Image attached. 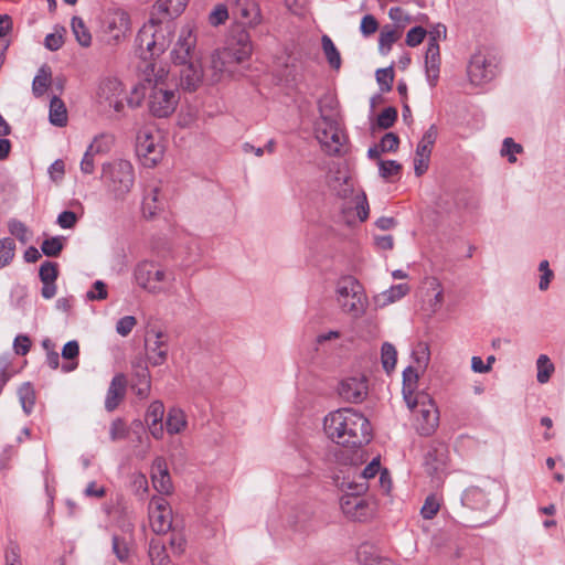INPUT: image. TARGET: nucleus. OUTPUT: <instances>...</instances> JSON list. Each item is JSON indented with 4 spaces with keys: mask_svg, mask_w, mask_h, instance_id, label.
I'll list each match as a JSON object with an SVG mask.
<instances>
[{
    "mask_svg": "<svg viewBox=\"0 0 565 565\" xmlns=\"http://www.w3.org/2000/svg\"><path fill=\"white\" fill-rule=\"evenodd\" d=\"M375 76L382 92H390L392 89L394 79V72L392 67L377 70Z\"/></svg>",
    "mask_w": 565,
    "mask_h": 565,
    "instance_id": "obj_47",
    "label": "nucleus"
},
{
    "mask_svg": "<svg viewBox=\"0 0 565 565\" xmlns=\"http://www.w3.org/2000/svg\"><path fill=\"white\" fill-rule=\"evenodd\" d=\"M98 152V149L95 148L94 143H90L85 151L83 159L81 161V171L85 174H92L95 169V160L94 157Z\"/></svg>",
    "mask_w": 565,
    "mask_h": 565,
    "instance_id": "obj_48",
    "label": "nucleus"
},
{
    "mask_svg": "<svg viewBox=\"0 0 565 565\" xmlns=\"http://www.w3.org/2000/svg\"><path fill=\"white\" fill-rule=\"evenodd\" d=\"M15 243L10 237L0 239V268L6 267L14 257Z\"/></svg>",
    "mask_w": 565,
    "mask_h": 565,
    "instance_id": "obj_41",
    "label": "nucleus"
},
{
    "mask_svg": "<svg viewBox=\"0 0 565 565\" xmlns=\"http://www.w3.org/2000/svg\"><path fill=\"white\" fill-rule=\"evenodd\" d=\"M321 44L329 65L334 70H339L341 66V55L331 38L327 34L322 35Z\"/></svg>",
    "mask_w": 565,
    "mask_h": 565,
    "instance_id": "obj_37",
    "label": "nucleus"
},
{
    "mask_svg": "<svg viewBox=\"0 0 565 565\" xmlns=\"http://www.w3.org/2000/svg\"><path fill=\"white\" fill-rule=\"evenodd\" d=\"M64 246V237L54 236L46 238L43 241L41 245V250L44 255L49 257H56L60 255Z\"/></svg>",
    "mask_w": 565,
    "mask_h": 565,
    "instance_id": "obj_40",
    "label": "nucleus"
},
{
    "mask_svg": "<svg viewBox=\"0 0 565 565\" xmlns=\"http://www.w3.org/2000/svg\"><path fill=\"white\" fill-rule=\"evenodd\" d=\"M430 156L426 153L415 152L414 172L417 177L423 175L429 168Z\"/></svg>",
    "mask_w": 565,
    "mask_h": 565,
    "instance_id": "obj_60",
    "label": "nucleus"
},
{
    "mask_svg": "<svg viewBox=\"0 0 565 565\" xmlns=\"http://www.w3.org/2000/svg\"><path fill=\"white\" fill-rule=\"evenodd\" d=\"M164 415V406L160 401H153L146 413V422L147 423H157L162 422Z\"/></svg>",
    "mask_w": 565,
    "mask_h": 565,
    "instance_id": "obj_50",
    "label": "nucleus"
},
{
    "mask_svg": "<svg viewBox=\"0 0 565 565\" xmlns=\"http://www.w3.org/2000/svg\"><path fill=\"white\" fill-rule=\"evenodd\" d=\"M188 425L185 413L179 407L169 409L166 420L167 431L170 435L182 433Z\"/></svg>",
    "mask_w": 565,
    "mask_h": 565,
    "instance_id": "obj_29",
    "label": "nucleus"
},
{
    "mask_svg": "<svg viewBox=\"0 0 565 565\" xmlns=\"http://www.w3.org/2000/svg\"><path fill=\"white\" fill-rule=\"evenodd\" d=\"M319 111L320 116L315 124L316 138L328 154H339L345 142V135L338 121L324 114L321 104Z\"/></svg>",
    "mask_w": 565,
    "mask_h": 565,
    "instance_id": "obj_8",
    "label": "nucleus"
},
{
    "mask_svg": "<svg viewBox=\"0 0 565 565\" xmlns=\"http://www.w3.org/2000/svg\"><path fill=\"white\" fill-rule=\"evenodd\" d=\"M522 151V146L513 141L512 138H505L503 140L501 154L508 157L509 162L513 163L516 161L515 153Z\"/></svg>",
    "mask_w": 565,
    "mask_h": 565,
    "instance_id": "obj_54",
    "label": "nucleus"
},
{
    "mask_svg": "<svg viewBox=\"0 0 565 565\" xmlns=\"http://www.w3.org/2000/svg\"><path fill=\"white\" fill-rule=\"evenodd\" d=\"M195 44L196 36L194 35L193 30L190 26L182 28L178 41L171 51V58L173 63L180 65L195 61L193 58Z\"/></svg>",
    "mask_w": 565,
    "mask_h": 565,
    "instance_id": "obj_17",
    "label": "nucleus"
},
{
    "mask_svg": "<svg viewBox=\"0 0 565 565\" xmlns=\"http://www.w3.org/2000/svg\"><path fill=\"white\" fill-rule=\"evenodd\" d=\"M495 76V65L482 53L472 55L468 65V77L471 84L481 86Z\"/></svg>",
    "mask_w": 565,
    "mask_h": 565,
    "instance_id": "obj_15",
    "label": "nucleus"
},
{
    "mask_svg": "<svg viewBox=\"0 0 565 565\" xmlns=\"http://www.w3.org/2000/svg\"><path fill=\"white\" fill-rule=\"evenodd\" d=\"M338 394L348 403H362L369 394L367 377L362 373H353L344 376L339 382Z\"/></svg>",
    "mask_w": 565,
    "mask_h": 565,
    "instance_id": "obj_11",
    "label": "nucleus"
},
{
    "mask_svg": "<svg viewBox=\"0 0 565 565\" xmlns=\"http://www.w3.org/2000/svg\"><path fill=\"white\" fill-rule=\"evenodd\" d=\"M409 291L407 284L394 285L387 290H384L376 297V301L381 306H387L405 297Z\"/></svg>",
    "mask_w": 565,
    "mask_h": 565,
    "instance_id": "obj_32",
    "label": "nucleus"
},
{
    "mask_svg": "<svg viewBox=\"0 0 565 565\" xmlns=\"http://www.w3.org/2000/svg\"><path fill=\"white\" fill-rule=\"evenodd\" d=\"M536 380L541 384H545L550 381L552 374L554 373V364L550 360V358L545 354H541L536 360Z\"/></svg>",
    "mask_w": 565,
    "mask_h": 565,
    "instance_id": "obj_38",
    "label": "nucleus"
},
{
    "mask_svg": "<svg viewBox=\"0 0 565 565\" xmlns=\"http://www.w3.org/2000/svg\"><path fill=\"white\" fill-rule=\"evenodd\" d=\"M380 460L374 458L366 467H364L358 475V480L353 482L365 481L367 483L369 479L375 478V476L380 472Z\"/></svg>",
    "mask_w": 565,
    "mask_h": 565,
    "instance_id": "obj_52",
    "label": "nucleus"
},
{
    "mask_svg": "<svg viewBox=\"0 0 565 565\" xmlns=\"http://www.w3.org/2000/svg\"><path fill=\"white\" fill-rule=\"evenodd\" d=\"M149 522L157 534H166L172 530V510L162 497H152L148 508Z\"/></svg>",
    "mask_w": 565,
    "mask_h": 565,
    "instance_id": "obj_12",
    "label": "nucleus"
},
{
    "mask_svg": "<svg viewBox=\"0 0 565 565\" xmlns=\"http://www.w3.org/2000/svg\"><path fill=\"white\" fill-rule=\"evenodd\" d=\"M228 19V10L227 7L223 3H220L214 7V9L209 14V23L212 26H218L224 24Z\"/></svg>",
    "mask_w": 565,
    "mask_h": 565,
    "instance_id": "obj_46",
    "label": "nucleus"
},
{
    "mask_svg": "<svg viewBox=\"0 0 565 565\" xmlns=\"http://www.w3.org/2000/svg\"><path fill=\"white\" fill-rule=\"evenodd\" d=\"M397 352L393 344L385 342L381 350V360L385 371L394 370L396 364Z\"/></svg>",
    "mask_w": 565,
    "mask_h": 565,
    "instance_id": "obj_42",
    "label": "nucleus"
},
{
    "mask_svg": "<svg viewBox=\"0 0 565 565\" xmlns=\"http://www.w3.org/2000/svg\"><path fill=\"white\" fill-rule=\"evenodd\" d=\"M71 28L81 46L88 47L92 44V34L82 18L73 17Z\"/></svg>",
    "mask_w": 565,
    "mask_h": 565,
    "instance_id": "obj_36",
    "label": "nucleus"
},
{
    "mask_svg": "<svg viewBox=\"0 0 565 565\" xmlns=\"http://www.w3.org/2000/svg\"><path fill=\"white\" fill-rule=\"evenodd\" d=\"M180 84L183 89L189 92L196 90L203 81V70L199 61L180 64Z\"/></svg>",
    "mask_w": 565,
    "mask_h": 565,
    "instance_id": "obj_19",
    "label": "nucleus"
},
{
    "mask_svg": "<svg viewBox=\"0 0 565 565\" xmlns=\"http://www.w3.org/2000/svg\"><path fill=\"white\" fill-rule=\"evenodd\" d=\"M140 89L152 116L167 118L177 109L180 100L179 90L169 74V68L162 62L145 61V65L140 67Z\"/></svg>",
    "mask_w": 565,
    "mask_h": 565,
    "instance_id": "obj_1",
    "label": "nucleus"
},
{
    "mask_svg": "<svg viewBox=\"0 0 565 565\" xmlns=\"http://www.w3.org/2000/svg\"><path fill=\"white\" fill-rule=\"evenodd\" d=\"M189 0H157L152 8L150 22L161 23L179 17L188 6Z\"/></svg>",
    "mask_w": 565,
    "mask_h": 565,
    "instance_id": "obj_18",
    "label": "nucleus"
},
{
    "mask_svg": "<svg viewBox=\"0 0 565 565\" xmlns=\"http://www.w3.org/2000/svg\"><path fill=\"white\" fill-rule=\"evenodd\" d=\"M335 300L342 312L354 319L361 318L369 306L363 286L353 276H343L337 281Z\"/></svg>",
    "mask_w": 565,
    "mask_h": 565,
    "instance_id": "obj_6",
    "label": "nucleus"
},
{
    "mask_svg": "<svg viewBox=\"0 0 565 565\" xmlns=\"http://www.w3.org/2000/svg\"><path fill=\"white\" fill-rule=\"evenodd\" d=\"M52 79V73L49 66L43 65L39 68L32 82V93L35 97H41L46 92Z\"/></svg>",
    "mask_w": 565,
    "mask_h": 565,
    "instance_id": "obj_33",
    "label": "nucleus"
},
{
    "mask_svg": "<svg viewBox=\"0 0 565 565\" xmlns=\"http://www.w3.org/2000/svg\"><path fill=\"white\" fill-rule=\"evenodd\" d=\"M399 138L394 132H386L380 143L379 147L382 152H395L398 149Z\"/></svg>",
    "mask_w": 565,
    "mask_h": 565,
    "instance_id": "obj_55",
    "label": "nucleus"
},
{
    "mask_svg": "<svg viewBox=\"0 0 565 565\" xmlns=\"http://www.w3.org/2000/svg\"><path fill=\"white\" fill-rule=\"evenodd\" d=\"M135 382L132 390L140 398L148 397L151 388V376L145 362L138 361L132 363Z\"/></svg>",
    "mask_w": 565,
    "mask_h": 565,
    "instance_id": "obj_24",
    "label": "nucleus"
},
{
    "mask_svg": "<svg viewBox=\"0 0 565 565\" xmlns=\"http://www.w3.org/2000/svg\"><path fill=\"white\" fill-rule=\"evenodd\" d=\"M127 379L125 374H116L109 384L105 397V408L107 412H114L126 396Z\"/></svg>",
    "mask_w": 565,
    "mask_h": 565,
    "instance_id": "obj_21",
    "label": "nucleus"
},
{
    "mask_svg": "<svg viewBox=\"0 0 565 565\" xmlns=\"http://www.w3.org/2000/svg\"><path fill=\"white\" fill-rule=\"evenodd\" d=\"M102 181L115 200H125L135 184L132 163L125 159H116L103 164Z\"/></svg>",
    "mask_w": 565,
    "mask_h": 565,
    "instance_id": "obj_5",
    "label": "nucleus"
},
{
    "mask_svg": "<svg viewBox=\"0 0 565 565\" xmlns=\"http://www.w3.org/2000/svg\"><path fill=\"white\" fill-rule=\"evenodd\" d=\"M137 42L139 47L146 50L151 57L159 56L166 50L164 41L158 42L156 40L152 26H143L137 35Z\"/></svg>",
    "mask_w": 565,
    "mask_h": 565,
    "instance_id": "obj_25",
    "label": "nucleus"
},
{
    "mask_svg": "<svg viewBox=\"0 0 565 565\" xmlns=\"http://www.w3.org/2000/svg\"><path fill=\"white\" fill-rule=\"evenodd\" d=\"M152 484L154 489L161 494H170L173 486L166 465L162 458H157L152 466L151 473Z\"/></svg>",
    "mask_w": 565,
    "mask_h": 565,
    "instance_id": "obj_23",
    "label": "nucleus"
},
{
    "mask_svg": "<svg viewBox=\"0 0 565 565\" xmlns=\"http://www.w3.org/2000/svg\"><path fill=\"white\" fill-rule=\"evenodd\" d=\"M109 436L111 441L125 439L128 436V428L121 418H116L109 427Z\"/></svg>",
    "mask_w": 565,
    "mask_h": 565,
    "instance_id": "obj_49",
    "label": "nucleus"
},
{
    "mask_svg": "<svg viewBox=\"0 0 565 565\" xmlns=\"http://www.w3.org/2000/svg\"><path fill=\"white\" fill-rule=\"evenodd\" d=\"M413 355L415 356V361L417 363V366L415 369L425 370L429 361L428 347L424 343H419L416 350L413 352Z\"/></svg>",
    "mask_w": 565,
    "mask_h": 565,
    "instance_id": "obj_59",
    "label": "nucleus"
},
{
    "mask_svg": "<svg viewBox=\"0 0 565 565\" xmlns=\"http://www.w3.org/2000/svg\"><path fill=\"white\" fill-rule=\"evenodd\" d=\"M444 35L446 34V29L443 30ZM441 35V31L437 28L434 32H430V39L427 43L426 54H425V68H426V77L430 86H436L439 78V70H440V51L438 39Z\"/></svg>",
    "mask_w": 565,
    "mask_h": 565,
    "instance_id": "obj_14",
    "label": "nucleus"
},
{
    "mask_svg": "<svg viewBox=\"0 0 565 565\" xmlns=\"http://www.w3.org/2000/svg\"><path fill=\"white\" fill-rule=\"evenodd\" d=\"M78 354H79V345H78L77 341L72 340V341H68L67 343H65V345L63 347V350H62V356L65 360H70L71 362H66V363L62 364L61 369L64 373H70L77 367L78 362L74 361V360L77 359Z\"/></svg>",
    "mask_w": 565,
    "mask_h": 565,
    "instance_id": "obj_34",
    "label": "nucleus"
},
{
    "mask_svg": "<svg viewBox=\"0 0 565 565\" xmlns=\"http://www.w3.org/2000/svg\"><path fill=\"white\" fill-rule=\"evenodd\" d=\"M235 14L247 26L254 28L262 21L260 9L255 0H237Z\"/></svg>",
    "mask_w": 565,
    "mask_h": 565,
    "instance_id": "obj_22",
    "label": "nucleus"
},
{
    "mask_svg": "<svg viewBox=\"0 0 565 565\" xmlns=\"http://www.w3.org/2000/svg\"><path fill=\"white\" fill-rule=\"evenodd\" d=\"M426 36V31L422 26L412 28L406 34V44L411 47L417 46Z\"/></svg>",
    "mask_w": 565,
    "mask_h": 565,
    "instance_id": "obj_61",
    "label": "nucleus"
},
{
    "mask_svg": "<svg viewBox=\"0 0 565 565\" xmlns=\"http://www.w3.org/2000/svg\"><path fill=\"white\" fill-rule=\"evenodd\" d=\"M253 45L249 34L245 30H239L230 40L226 47L217 50L211 60V66L215 72V81L223 75H232L233 66L249 58Z\"/></svg>",
    "mask_w": 565,
    "mask_h": 565,
    "instance_id": "obj_3",
    "label": "nucleus"
},
{
    "mask_svg": "<svg viewBox=\"0 0 565 565\" xmlns=\"http://www.w3.org/2000/svg\"><path fill=\"white\" fill-rule=\"evenodd\" d=\"M137 320L134 316H125L116 323V331L121 337H127L136 327Z\"/></svg>",
    "mask_w": 565,
    "mask_h": 565,
    "instance_id": "obj_57",
    "label": "nucleus"
},
{
    "mask_svg": "<svg viewBox=\"0 0 565 565\" xmlns=\"http://www.w3.org/2000/svg\"><path fill=\"white\" fill-rule=\"evenodd\" d=\"M324 431L335 444L355 448L366 445L372 439L369 419L359 411L344 407L329 413L324 417Z\"/></svg>",
    "mask_w": 565,
    "mask_h": 565,
    "instance_id": "obj_2",
    "label": "nucleus"
},
{
    "mask_svg": "<svg viewBox=\"0 0 565 565\" xmlns=\"http://www.w3.org/2000/svg\"><path fill=\"white\" fill-rule=\"evenodd\" d=\"M461 502L469 509L484 510L490 503V492L479 487H470L463 492Z\"/></svg>",
    "mask_w": 565,
    "mask_h": 565,
    "instance_id": "obj_27",
    "label": "nucleus"
},
{
    "mask_svg": "<svg viewBox=\"0 0 565 565\" xmlns=\"http://www.w3.org/2000/svg\"><path fill=\"white\" fill-rule=\"evenodd\" d=\"M19 399L22 409L26 415L31 414L35 404V392L30 383H24L18 390Z\"/></svg>",
    "mask_w": 565,
    "mask_h": 565,
    "instance_id": "obj_39",
    "label": "nucleus"
},
{
    "mask_svg": "<svg viewBox=\"0 0 565 565\" xmlns=\"http://www.w3.org/2000/svg\"><path fill=\"white\" fill-rule=\"evenodd\" d=\"M49 120L56 127H64L67 124V110L65 104L57 96L50 102Z\"/></svg>",
    "mask_w": 565,
    "mask_h": 565,
    "instance_id": "obj_31",
    "label": "nucleus"
},
{
    "mask_svg": "<svg viewBox=\"0 0 565 565\" xmlns=\"http://www.w3.org/2000/svg\"><path fill=\"white\" fill-rule=\"evenodd\" d=\"M347 487L345 492L340 498V508L343 514L353 521L364 522L371 519L374 514L373 504L365 498L362 497L367 489L369 483L365 481L361 482H343L342 487Z\"/></svg>",
    "mask_w": 565,
    "mask_h": 565,
    "instance_id": "obj_7",
    "label": "nucleus"
},
{
    "mask_svg": "<svg viewBox=\"0 0 565 565\" xmlns=\"http://www.w3.org/2000/svg\"><path fill=\"white\" fill-rule=\"evenodd\" d=\"M113 552L120 562H125L129 556V548L124 539L117 535L113 536Z\"/></svg>",
    "mask_w": 565,
    "mask_h": 565,
    "instance_id": "obj_58",
    "label": "nucleus"
},
{
    "mask_svg": "<svg viewBox=\"0 0 565 565\" xmlns=\"http://www.w3.org/2000/svg\"><path fill=\"white\" fill-rule=\"evenodd\" d=\"M418 370L414 366H407L403 372V398L406 403H414L416 398L417 383H418Z\"/></svg>",
    "mask_w": 565,
    "mask_h": 565,
    "instance_id": "obj_28",
    "label": "nucleus"
},
{
    "mask_svg": "<svg viewBox=\"0 0 565 565\" xmlns=\"http://www.w3.org/2000/svg\"><path fill=\"white\" fill-rule=\"evenodd\" d=\"M414 403H406L416 415V429L423 436L431 435L439 424V412L433 398L425 392H418Z\"/></svg>",
    "mask_w": 565,
    "mask_h": 565,
    "instance_id": "obj_9",
    "label": "nucleus"
},
{
    "mask_svg": "<svg viewBox=\"0 0 565 565\" xmlns=\"http://www.w3.org/2000/svg\"><path fill=\"white\" fill-rule=\"evenodd\" d=\"M402 32L393 25H384L379 36V52L382 55L388 54L393 44L401 38Z\"/></svg>",
    "mask_w": 565,
    "mask_h": 565,
    "instance_id": "obj_30",
    "label": "nucleus"
},
{
    "mask_svg": "<svg viewBox=\"0 0 565 565\" xmlns=\"http://www.w3.org/2000/svg\"><path fill=\"white\" fill-rule=\"evenodd\" d=\"M130 31L129 14L122 10H117L109 14L107 19L106 33L115 42H119Z\"/></svg>",
    "mask_w": 565,
    "mask_h": 565,
    "instance_id": "obj_20",
    "label": "nucleus"
},
{
    "mask_svg": "<svg viewBox=\"0 0 565 565\" xmlns=\"http://www.w3.org/2000/svg\"><path fill=\"white\" fill-rule=\"evenodd\" d=\"M149 557L152 565H170L171 559L164 544L159 540H151L149 543Z\"/></svg>",
    "mask_w": 565,
    "mask_h": 565,
    "instance_id": "obj_35",
    "label": "nucleus"
},
{
    "mask_svg": "<svg viewBox=\"0 0 565 565\" xmlns=\"http://www.w3.org/2000/svg\"><path fill=\"white\" fill-rule=\"evenodd\" d=\"M162 206L160 189L156 185L147 186L141 202L142 215L146 218H152L162 210Z\"/></svg>",
    "mask_w": 565,
    "mask_h": 565,
    "instance_id": "obj_26",
    "label": "nucleus"
},
{
    "mask_svg": "<svg viewBox=\"0 0 565 565\" xmlns=\"http://www.w3.org/2000/svg\"><path fill=\"white\" fill-rule=\"evenodd\" d=\"M8 227L9 232L23 244H25L29 241L28 227L21 221L11 220L8 223Z\"/></svg>",
    "mask_w": 565,
    "mask_h": 565,
    "instance_id": "obj_53",
    "label": "nucleus"
},
{
    "mask_svg": "<svg viewBox=\"0 0 565 565\" xmlns=\"http://www.w3.org/2000/svg\"><path fill=\"white\" fill-rule=\"evenodd\" d=\"M31 348V340L28 335H17L13 342V350L18 355H25Z\"/></svg>",
    "mask_w": 565,
    "mask_h": 565,
    "instance_id": "obj_64",
    "label": "nucleus"
},
{
    "mask_svg": "<svg viewBox=\"0 0 565 565\" xmlns=\"http://www.w3.org/2000/svg\"><path fill=\"white\" fill-rule=\"evenodd\" d=\"M397 118V110L394 107H387L383 109L376 119V125L381 129H388L391 128Z\"/></svg>",
    "mask_w": 565,
    "mask_h": 565,
    "instance_id": "obj_45",
    "label": "nucleus"
},
{
    "mask_svg": "<svg viewBox=\"0 0 565 565\" xmlns=\"http://www.w3.org/2000/svg\"><path fill=\"white\" fill-rule=\"evenodd\" d=\"M440 503L435 495H428L422 507L420 514L424 519H433L439 511Z\"/></svg>",
    "mask_w": 565,
    "mask_h": 565,
    "instance_id": "obj_51",
    "label": "nucleus"
},
{
    "mask_svg": "<svg viewBox=\"0 0 565 565\" xmlns=\"http://www.w3.org/2000/svg\"><path fill=\"white\" fill-rule=\"evenodd\" d=\"M145 351L147 362L152 366H160L167 362L168 359V335L156 329L147 332L145 338Z\"/></svg>",
    "mask_w": 565,
    "mask_h": 565,
    "instance_id": "obj_13",
    "label": "nucleus"
},
{
    "mask_svg": "<svg viewBox=\"0 0 565 565\" xmlns=\"http://www.w3.org/2000/svg\"><path fill=\"white\" fill-rule=\"evenodd\" d=\"M122 90V85L117 78L105 77L98 83L96 98L99 104L108 105L116 111H121L124 108V103L120 98Z\"/></svg>",
    "mask_w": 565,
    "mask_h": 565,
    "instance_id": "obj_16",
    "label": "nucleus"
},
{
    "mask_svg": "<svg viewBox=\"0 0 565 565\" xmlns=\"http://www.w3.org/2000/svg\"><path fill=\"white\" fill-rule=\"evenodd\" d=\"M136 151L143 159V164L148 167L156 166L163 156V146L157 134L149 129L140 130L137 135Z\"/></svg>",
    "mask_w": 565,
    "mask_h": 565,
    "instance_id": "obj_10",
    "label": "nucleus"
},
{
    "mask_svg": "<svg viewBox=\"0 0 565 565\" xmlns=\"http://www.w3.org/2000/svg\"><path fill=\"white\" fill-rule=\"evenodd\" d=\"M132 281L147 294L160 295L172 286L174 274L156 260L142 259L134 266Z\"/></svg>",
    "mask_w": 565,
    "mask_h": 565,
    "instance_id": "obj_4",
    "label": "nucleus"
},
{
    "mask_svg": "<svg viewBox=\"0 0 565 565\" xmlns=\"http://www.w3.org/2000/svg\"><path fill=\"white\" fill-rule=\"evenodd\" d=\"M58 275L57 264L53 262H44L39 271L42 282H55Z\"/></svg>",
    "mask_w": 565,
    "mask_h": 565,
    "instance_id": "obj_44",
    "label": "nucleus"
},
{
    "mask_svg": "<svg viewBox=\"0 0 565 565\" xmlns=\"http://www.w3.org/2000/svg\"><path fill=\"white\" fill-rule=\"evenodd\" d=\"M379 29V23L374 15L372 14H365L360 24V31L363 36L369 38L373 35Z\"/></svg>",
    "mask_w": 565,
    "mask_h": 565,
    "instance_id": "obj_56",
    "label": "nucleus"
},
{
    "mask_svg": "<svg viewBox=\"0 0 565 565\" xmlns=\"http://www.w3.org/2000/svg\"><path fill=\"white\" fill-rule=\"evenodd\" d=\"M170 546L174 555H182L186 547V540L184 535L180 532H173L170 540Z\"/></svg>",
    "mask_w": 565,
    "mask_h": 565,
    "instance_id": "obj_62",
    "label": "nucleus"
},
{
    "mask_svg": "<svg viewBox=\"0 0 565 565\" xmlns=\"http://www.w3.org/2000/svg\"><path fill=\"white\" fill-rule=\"evenodd\" d=\"M402 166L395 160H379V173L383 179H390L397 175Z\"/></svg>",
    "mask_w": 565,
    "mask_h": 565,
    "instance_id": "obj_43",
    "label": "nucleus"
},
{
    "mask_svg": "<svg viewBox=\"0 0 565 565\" xmlns=\"http://www.w3.org/2000/svg\"><path fill=\"white\" fill-rule=\"evenodd\" d=\"M132 488L136 495L143 497L148 492V480L142 473L132 476Z\"/></svg>",
    "mask_w": 565,
    "mask_h": 565,
    "instance_id": "obj_63",
    "label": "nucleus"
}]
</instances>
